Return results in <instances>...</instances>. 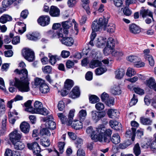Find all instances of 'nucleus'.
<instances>
[{
  "mask_svg": "<svg viewBox=\"0 0 156 156\" xmlns=\"http://www.w3.org/2000/svg\"><path fill=\"white\" fill-rule=\"evenodd\" d=\"M92 73L90 71L88 72L85 76L86 79L87 80H90L92 79Z\"/></svg>",
  "mask_w": 156,
  "mask_h": 156,
  "instance_id": "338daca9",
  "label": "nucleus"
},
{
  "mask_svg": "<svg viewBox=\"0 0 156 156\" xmlns=\"http://www.w3.org/2000/svg\"><path fill=\"white\" fill-rule=\"evenodd\" d=\"M110 126L116 130H119L121 128V124L116 121L110 120L109 122Z\"/></svg>",
  "mask_w": 156,
  "mask_h": 156,
  "instance_id": "f3484780",
  "label": "nucleus"
},
{
  "mask_svg": "<svg viewBox=\"0 0 156 156\" xmlns=\"http://www.w3.org/2000/svg\"><path fill=\"white\" fill-rule=\"evenodd\" d=\"M135 92L140 95H143L144 94V90L139 87H135L133 88Z\"/></svg>",
  "mask_w": 156,
  "mask_h": 156,
  "instance_id": "603ef678",
  "label": "nucleus"
},
{
  "mask_svg": "<svg viewBox=\"0 0 156 156\" xmlns=\"http://www.w3.org/2000/svg\"><path fill=\"white\" fill-rule=\"evenodd\" d=\"M20 2V0H4L2 2V5L4 8H7L12 4L15 6L18 5Z\"/></svg>",
  "mask_w": 156,
  "mask_h": 156,
  "instance_id": "f8f14e48",
  "label": "nucleus"
},
{
  "mask_svg": "<svg viewBox=\"0 0 156 156\" xmlns=\"http://www.w3.org/2000/svg\"><path fill=\"white\" fill-rule=\"evenodd\" d=\"M105 25V30L108 32L112 33L115 31V26L113 23H110L107 26Z\"/></svg>",
  "mask_w": 156,
  "mask_h": 156,
  "instance_id": "c9c22d12",
  "label": "nucleus"
},
{
  "mask_svg": "<svg viewBox=\"0 0 156 156\" xmlns=\"http://www.w3.org/2000/svg\"><path fill=\"white\" fill-rule=\"evenodd\" d=\"M20 128L21 131L25 133H29L30 129V126L27 122H23L20 125Z\"/></svg>",
  "mask_w": 156,
  "mask_h": 156,
  "instance_id": "2eb2a0df",
  "label": "nucleus"
},
{
  "mask_svg": "<svg viewBox=\"0 0 156 156\" xmlns=\"http://www.w3.org/2000/svg\"><path fill=\"white\" fill-rule=\"evenodd\" d=\"M62 43L68 46H70L73 45L74 41L73 39L71 37H63L60 40Z\"/></svg>",
  "mask_w": 156,
  "mask_h": 156,
  "instance_id": "ddd939ff",
  "label": "nucleus"
},
{
  "mask_svg": "<svg viewBox=\"0 0 156 156\" xmlns=\"http://www.w3.org/2000/svg\"><path fill=\"white\" fill-rule=\"evenodd\" d=\"M107 114L110 118L115 119L119 118L120 113L117 109H108Z\"/></svg>",
  "mask_w": 156,
  "mask_h": 156,
  "instance_id": "1a4fd4ad",
  "label": "nucleus"
},
{
  "mask_svg": "<svg viewBox=\"0 0 156 156\" xmlns=\"http://www.w3.org/2000/svg\"><path fill=\"white\" fill-rule=\"evenodd\" d=\"M107 41L106 39L103 37H100L98 38L96 42V46L100 48H103L105 46Z\"/></svg>",
  "mask_w": 156,
  "mask_h": 156,
  "instance_id": "aec40b11",
  "label": "nucleus"
},
{
  "mask_svg": "<svg viewBox=\"0 0 156 156\" xmlns=\"http://www.w3.org/2000/svg\"><path fill=\"white\" fill-rule=\"evenodd\" d=\"M12 144L14 145V148L17 150H22L25 147L24 144L19 141L15 142L14 143H12Z\"/></svg>",
  "mask_w": 156,
  "mask_h": 156,
  "instance_id": "393cba45",
  "label": "nucleus"
},
{
  "mask_svg": "<svg viewBox=\"0 0 156 156\" xmlns=\"http://www.w3.org/2000/svg\"><path fill=\"white\" fill-rule=\"evenodd\" d=\"M123 12L125 15L128 16L130 15L132 13L131 11L129 8L126 7L123 9Z\"/></svg>",
  "mask_w": 156,
  "mask_h": 156,
  "instance_id": "680f3d73",
  "label": "nucleus"
},
{
  "mask_svg": "<svg viewBox=\"0 0 156 156\" xmlns=\"http://www.w3.org/2000/svg\"><path fill=\"white\" fill-rule=\"evenodd\" d=\"M90 102L91 103H95L98 102L99 98L95 95H91L89 98Z\"/></svg>",
  "mask_w": 156,
  "mask_h": 156,
  "instance_id": "c03bdc74",
  "label": "nucleus"
},
{
  "mask_svg": "<svg viewBox=\"0 0 156 156\" xmlns=\"http://www.w3.org/2000/svg\"><path fill=\"white\" fill-rule=\"evenodd\" d=\"M22 54L24 58L29 62H32L34 59V53L31 49L25 48L23 49Z\"/></svg>",
  "mask_w": 156,
  "mask_h": 156,
  "instance_id": "423d86ee",
  "label": "nucleus"
},
{
  "mask_svg": "<svg viewBox=\"0 0 156 156\" xmlns=\"http://www.w3.org/2000/svg\"><path fill=\"white\" fill-rule=\"evenodd\" d=\"M136 73L134 69L131 68H129L126 73V75L128 76L131 77Z\"/></svg>",
  "mask_w": 156,
  "mask_h": 156,
  "instance_id": "09e8293b",
  "label": "nucleus"
},
{
  "mask_svg": "<svg viewBox=\"0 0 156 156\" xmlns=\"http://www.w3.org/2000/svg\"><path fill=\"white\" fill-rule=\"evenodd\" d=\"M102 65V63L98 60H93L91 61L90 64V66L92 68H94L98 66H100Z\"/></svg>",
  "mask_w": 156,
  "mask_h": 156,
  "instance_id": "bb28decb",
  "label": "nucleus"
},
{
  "mask_svg": "<svg viewBox=\"0 0 156 156\" xmlns=\"http://www.w3.org/2000/svg\"><path fill=\"white\" fill-rule=\"evenodd\" d=\"M146 85L149 88L156 91V82L154 78L151 77L147 80Z\"/></svg>",
  "mask_w": 156,
  "mask_h": 156,
  "instance_id": "4468645a",
  "label": "nucleus"
},
{
  "mask_svg": "<svg viewBox=\"0 0 156 156\" xmlns=\"http://www.w3.org/2000/svg\"><path fill=\"white\" fill-rule=\"evenodd\" d=\"M111 93L115 95H119L121 93V91L119 86L114 87L111 90Z\"/></svg>",
  "mask_w": 156,
  "mask_h": 156,
  "instance_id": "4c0bfd02",
  "label": "nucleus"
},
{
  "mask_svg": "<svg viewBox=\"0 0 156 156\" xmlns=\"http://www.w3.org/2000/svg\"><path fill=\"white\" fill-rule=\"evenodd\" d=\"M27 37L29 40L35 41L40 38V35L38 33H32L27 35Z\"/></svg>",
  "mask_w": 156,
  "mask_h": 156,
  "instance_id": "cd10ccee",
  "label": "nucleus"
},
{
  "mask_svg": "<svg viewBox=\"0 0 156 156\" xmlns=\"http://www.w3.org/2000/svg\"><path fill=\"white\" fill-rule=\"evenodd\" d=\"M137 101L138 99L136 98V95L134 94L130 102L129 105L131 106H133L136 104Z\"/></svg>",
  "mask_w": 156,
  "mask_h": 156,
  "instance_id": "4d7b16f0",
  "label": "nucleus"
},
{
  "mask_svg": "<svg viewBox=\"0 0 156 156\" xmlns=\"http://www.w3.org/2000/svg\"><path fill=\"white\" fill-rule=\"evenodd\" d=\"M12 18L9 15L4 14L0 17V23L5 24L8 21L12 20Z\"/></svg>",
  "mask_w": 156,
  "mask_h": 156,
  "instance_id": "412c9836",
  "label": "nucleus"
},
{
  "mask_svg": "<svg viewBox=\"0 0 156 156\" xmlns=\"http://www.w3.org/2000/svg\"><path fill=\"white\" fill-rule=\"evenodd\" d=\"M40 143L41 145L44 147H48L50 144V140L48 138L43 137L41 139Z\"/></svg>",
  "mask_w": 156,
  "mask_h": 156,
  "instance_id": "473e14b6",
  "label": "nucleus"
},
{
  "mask_svg": "<svg viewBox=\"0 0 156 156\" xmlns=\"http://www.w3.org/2000/svg\"><path fill=\"white\" fill-rule=\"evenodd\" d=\"M136 128H132L131 129L128 130L126 132V135L129 137H131V139L133 141H134L135 136Z\"/></svg>",
  "mask_w": 156,
  "mask_h": 156,
  "instance_id": "5701e85b",
  "label": "nucleus"
},
{
  "mask_svg": "<svg viewBox=\"0 0 156 156\" xmlns=\"http://www.w3.org/2000/svg\"><path fill=\"white\" fill-rule=\"evenodd\" d=\"M38 145V144L36 142H34L31 144H28L27 146L28 148L32 151Z\"/></svg>",
  "mask_w": 156,
  "mask_h": 156,
  "instance_id": "864d4df0",
  "label": "nucleus"
},
{
  "mask_svg": "<svg viewBox=\"0 0 156 156\" xmlns=\"http://www.w3.org/2000/svg\"><path fill=\"white\" fill-rule=\"evenodd\" d=\"M75 112V110L74 109L71 110L69 112V114L68 115V120H69V122H67L68 124H71L72 123V122L73 119V117L74 116V113Z\"/></svg>",
  "mask_w": 156,
  "mask_h": 156,
  "instance_id": "e433bc0d",
  "label": "nucleus"
},
{
  "mask_svg": "<svg viewBox=\"0 0 156 156\" xmlns=\"http://www.w3.org/2000/svg\"><path fill=\"white\" fill-rule=\"evenodd\" d=\"M43 72L45 73H49L51 71V68L50 66H47L42 68Z\"/></svg>",
  "mask_w": 156,
  "mask_h": 156,
  "instance_id": "3c124183",
  "label": "nucleus"
},
{
  "mask_svg": "<svg viewBox=\"0 0 156 156\" xmlns=\"http://www.w3.org/2000/svg\"><path fill=\"white\" fill-rule=\"evenodd\" d=\"M48 128H44L42 129L40 132V134L42 136H49L51 134V132Z\"/></svg>",
  "mask_w": 156,
  "mask_h": 156,
  "instance_id": "58836bf2",
  "label": "nucleus"
},
{
  "mask_svg": "<svg viewBox=\"0 0 156 156\" xmlns=\"http://www.w3.org/2000/svg\"><path fill=\"white\" fill-rule=\"evenodd\" d=\"M148 61L149 64L151 66H153L154 64V61L152 56L151 55L148 57L147 59Z\"/></svg>",
  "mask_w": 156,
  "mask_h": 156,
  "instance_id": "052dcab7",
  "label": "nucleus"
},
{
  "mask_svg": "<svg viewBox=\"0 0 156 156\" xmlns=\"http://www.w3.org/2000/svg\"><path fill=\"white\" fill-rule=\"evenodd\" d=\"M141 122L144 125H151L152 122L151 120L149 118L141 117L140 118Z\"/></svg>",
  "mask_w": 156,
  "mask_h": 156,
  "instance_id": "ea45409f",
  "label": "nucleus"
},
{
  "mask_svg": "<svg viewBox=\"0 0 156 156\" xmlns=\"http://www.w3.org/2000/svg\"><path fill=\"white\" fill-rule=\"evenodd\" d=\"M129 29L130 31L134 34L140 33L141 31L140 27L135 24H132L129 25Z\"/></svg>",
  "mask_w": 156,
  "mask_h": 156,
  "instance_id": "a211bd4d",
  "label": "nucleus"
},
{
  "mask_svg": "<svg viewBox=\"0 0 156 156\" xmlns=\"http://www.w3.org/2000/svg\"><path fill=\"white\" fill-rule=\"evenodd\" d=\"M115 45L114 40L112 37L109 38L107 41L106 46L108 48H113Z\"/></svg>",
  "mask_w": 156,
  "mask_h": 156,
  "instance_id": "72a5a7b5",
  "label": "nucleus"
},
{
  "mask_svg": "<svg viewBox=\"0 0 156 156\" xmlns=\"http://www.w3.org/2000/svg\"><path fill=\"white\" fill-rule=\"evenodd\" d=\"M74 143L76 147L77 148L80 147L83 144L82 140L80 138H77L75 139Z\"/></svg>",
  "mask_w": 156,
  "mask_h": 156,
  "instance_id": "a18cd8bd",
  "label": "nucleus"
},
{
  "mask_svg": "<svg viewBox=\"0 0 156 156\" xmlns=\"http://www.w3.org/2000/svg\"><path fill=\"white\" fill-rule=\"evenodd\" d=\"M106 70L107 69L106 68L99 67L95 70V73L96 75H100L105 72Z\"/></svg>",
  "mask_w": 156,
  "mask_h": 156,
  "instance_id": "a19ab883",
  "label": "nucleus"
},
{
  "mask_svg": "<svg viewBox=\"0 0 156 156\" xmlns=\"http://www.w3.org/2000/svg\"><path fill=\"white\" fill-rule=\"evenodd\" d=\"M52 119L53 118L51 116H49L48 119L45 123V126L47 128L51 129H54L56 128V124L55 122L52 120Z\"/></svg>",
  "mask_w": 156,
  "mask_h": 156,
  "instance_id": "9d476101",
  "label": "nucleus"
},
{
  "mask_svg": "<svg viewBox=\"0 0 156 156\" xmlns=\"http://www.w3.org/2000/svg\"><path fill=\"white\" fill-rule=\"evenodd\" d=\"M40 90L42 93L45 94L49 91V88L48 86L44 83L40 87Z\"/></svg>",
  "mask_w": 156,
  "mask_h": 156,
  "instance_id": "2f4dec72",
  "label": "nucleus"
},
{
  "mask_svg": "<svg viewBox=\"0 0 156 156\" xmlns=\"http://www.w3.org/2000/svg\"><path fill=\"white\" fill-rule=\"evenodd\" d=\"M65 108L64 103L62 101H60L59 102L58 105V109L60 111L63 110Z\"/></svg>",
  "mask_w": 156,
  "mask_h": 156,
  "instance_id": "bf43d9fd",
  "label": "nucleus"
},
{
  "mask_svg": "<svg viewBox=\"0 0 156 156\" xmlns=\"http://www.w3.org/2000/svg\"><path fill=\"white\" fill-rule=\"evenodd\" d=\"M49 13L51 16L54 17H58L60 15V10L57 7L52 5L50 7Z\"/></svg>",
  "mask_w": 156,
  "mask_h": 156,
  "instance_id": "9b49d317",
  "label": "nucleus"
},
{
  "mask_svg": "<svg viewBox=\"0 0 156 156\" xmlns=\"http://www.w3.org/2000/svg\"><path fill=\"white\" fill-rule=\"evenodd\" d=\"M59 57L55 55L49 59V62L52 65H53L55 63L56 60H59Z\"/></svg>",
  "mask_w": 156,
  "mask_h": 156,
  "instance_id": "8fccbe9b",
  "label": "nucleus"
},
{
  "mask_svg": "<svg viewBox=\"0 0 156 156\" xmlns=\"http://www.w3.org/2000/svg\"><path fill=\"white\" fill-rule=\"evenodd\" d=\"M45 83L44 80L41 79L36 77L34 79V85L37 86H39L40 87Z\"/></svg>",
  "mask_w": 156,
  "mask_h": 156,
  "instance_id": "79ce46f5",
  "label": "nucleus"
},
{
  "mask_svg": "<svg viewBox=\"0 0 156 156\" xmlns=\"http://www.w3.org/2000/svg\"><path fill=\"white\" fill-rule=\"evenodd\" d=\"M58 115L60 119L62 124H66L67 125H70V124H68L67 122H69L68 119H67L66 116L63 113H58Z\"/></svg>",
  "mask_w": 156,
  "mask_h": 156,
  "instance_id": "c756f323",
  "label": "nucleus"
},
{
  "mask_svg": "<svg viewBox=\"0 0 156 156\" xmlns=\"http://www.w3.org/2000/svg\"><path fill=\"white\" fill-rule=\"evenodd\" d=\"M140 14L142 16L143 18L146 17L147 16H149L153 19V13L150 10L148 9H143L140 11Z\"/></svg>",
  "mask_w": 156,
  "mask_h": 156,
  "instance_id": "4be33fe9",
  "label": "nucleus"
},
{
  "mask_svg": "<svg viewBox=\"0 0 156 156\" xmlns=\"http://www.w3.org/2000/svg\"><path fill=\"white\" fill-rule=\"evenodd\" d=\"M108 20L104 18H101L98 20H94L92 23L91 28L92 30L94 31H100L102 28L105 30V25L107 24Z\"/></svg>",
  "mask_w": 156,
  "mask_h": 156,
  "instance_id": "7ed1b4c3",
  "label": "nucleus"
},
{
  "mask_svg": "<svg viewBox=\"0 0 156 156\" xmlns=\"http://www.w3.org/2000/svg\"><path fill=\"white\" fill-rule=\"evenodd\" d=\"M10 139L12 143L19 141L21 139L22 135L21 133L16 130L11 132L9 135Z\"/></svg>",
  "mask_w": 156,
  "mask_h": 156,
  "instance_id": "0eeeda50",
  "label": "nucleus"
},
{
  "mask_svg": "<svg viewBox=\"0 0 156 156\" xmlns=\"http://www.w3.org/2000/svg\"><path fill=\"white\" fill-rule=\"evenodd\" d=\"M87 115V111L85 110H80L78 114L79 118L81 121H83L85 119Z\"/></svg>",
  "mask_w": 156,
  "mask_h": 156,
  "instance_id": "7c9ffc66",
  "label": "nucleus"
},
{
  "mask_svg": "<svg viewBox=\"0 0 156 156\" xmlns=\"http://www.w3.org/2000/svg\"><path fill=\"white\" fill-rule=\"evenodd\" d=\"M20 37L18 36H16L13 37L12 40V43L13 44L16 45L20 42Z\"/></svg>",
  "mask_w": 156,
  "mask_h": 156,
  "instance_id": "e2e57ef3",
  "label": "nucleus"
},
{
  "mask_svg": "<svg viewBox=\"0 0 156 156\" xmlns=\"http://www.w3.org/2000/svg\"><path fill=\"white\" fill-rule=\"evenodd\" d=\"M138 58L139 57H138L133 55L129 56L127 58L128 61L134 63L138 60Z\"/></svg>",
  "mask_w": 156,
  "mask_h": 156,
  "instance_id": "49530a36",
  "label": "nucleus"
},
{
  "mask_svg": "<svg viewBox=\"0 0 156 156\" xmlns=\"http://www.w3.org/2000/svg\"><path fill=\"white\" fill-rule=\"evenodd\" d=\"M70 125H71L72 127L76 130L80 129L83 127L82 123L80 121L77 120H74Z\"/></svg>",
  "mask_w": 156,
  "mask_h": 156,
  "instance_id": "6ab92c4d",
  "label": "nucleus"
},
{
  "mask_svg": "<svg viewBox=\"0 0 156 156\" xmlns=\"http://www.w3.org/2000/svg\"><path fill=\"white\" fill-rule=\"evenodd\" d=\"M62 24L63 29H61L57 34L58 38L63 37L64 35H67L69 32L68 29L72 26L71 22L69 21L63 22Z\"/></svg>",
  "mask_w": 156,
  "mask_h": 156,
  "instance_id": "20e7f679",
  "label": "nucleus"
},
{
  "mask_svg": "<svg viewBox=\"0 0 156 156\" xmlns=\"http://www.w3.org/2000/svg\"><path fill=\"white\" fill-rule=\"evenodd\" d=\"M80 94L79 88L75 87L72 90L69 94V97L72 98H75L79 97Z\"/></svg>",
  "mask_w": 156,
  "mask_h": 156,
  "instance_id": "dca6fc26",
  "label": "nucleus"
},
{
  "mask_svg": "<svg viewBox=\"0 0 156 156\" xmlns=\"http://www.w3.org/2000/svg\"><path fill=\"white\" fill-rule=\"evenodd\" d=\"M92 118L93 119L97 122L99 120L98 113L96 111H93L91 112Z\"/></svg>",
  "mask_w": 156,
  "mask_h": 156,
  "instance_id": "37998d69",
  "label": "nucleus"
},
{
  "mask_svg": "<svg viewBox=\"0 0 156 156\" xmlns=\"http://www.w3.org/2000/svg\"><path fill=\"white\" fill-rule=\"evenodd\" d=\"M70 53L69 51L64 50L62 51L61 56L63 58H66L70 55Z\"/></svg>",
  "mask_w": 156,
  "mask_h": 156,
  "instance_id": "69168bd1",
  "label": "nucleus"
},
{
  "mask_svg": "<svg viewBox=\"0 0 156 156\" xmlns=\"http://www.w3.org/2000/svg\"><path fill=\"white\" fill-rule=\"evenodd\" d=\"M76 0H68L67 2V5L69 7H73L76 4Z\"/></svg>",
  "mask_w": 156,
  "mask_h": 156,
  "instance_id": "13d9d810",
  "label": "nucleus"
},
{
  "mask_svg": "<svg viewBox=\"0 0 156 156\" xmlns=\"http://www.w3.org/2000/svg\"><path fill=\"white\" fill-rule=\"evenodd\" d=\"M77 156H85V151L82 149H79L77 151Z\"/></svg>",
  "mask_w": 156,
  "mask_h": 156,
  "instance_id": "774afa93",
  "label": "nucleus"
},
{
  "mask_svg": "<svg viewBox=\"0 0 156 156\" xmlns=\"http://www.w3.org/2000/svg\"><path fill=\"white\" fill-rule=\"evenodd\" d=\"M34 107L36 114H40L44 115L48 114V111L46 108L43 107L42 103L39 101H36L35 102Z\"/></svg>",
  "mask_w": 156,
  "mask_h": 156,
  "instance_id": "39448f33",
  "label": "nucleus"
},
{
  "mask_svg": "<svg viewBox=\"0 0 156 156\" xmlns=\"http://www.w3.org/2000/svg\"><path fill=\"white\" fill-rule=\"evenodd\" d=\"M125 73V71L123 69H120L117 70L115 72V77L118 79L123 77Z\"/></svg>",
  "mask_w": 156,
  "mask_h": 156,
  "instance_id": "c85d7f7f",
  "label": "nucleus"
},
{
  "mask_svg": "<svg viewBox=\"0 0 156 156\" xmlns=\"http://www.w3.org/2000/svg\"><path fill=\"white\" fill-rule=\"evenodd\" d=\"M73 82L72 80L70 79H67L65 82L64 89L69 90L73 87Z\"/></svg>",
  "mask_w": 156,
  "mask_h": 156,
  "instance_id": "a878e982",
  "label": "nucleus"
},
{
  "mask_svg": "<svg viewBox=\"0 0 156 156\" xmlns=\"http://www.w3.org/2000/svg\"><path fill=\"white\" fill-rule=\"evenodd\" d=\"M86 133L95 142L99 141L102 143L108 144L110 141L112 131L111 129H107L104 127H99L94 129L90 126L87 128Z\"/></svg>",
  "mask_w": 156,
  "mask_h": 156,
  "instance_id": "f257e3e1",
  "label": "nucleus"
},
{
  "mask_svg": "<svg viewBox=\"0 0 156 156\" xmlns=\"http://www.w3.org/2000/svg\"><path fill=\"white\" fill-rule=\"evenodd\" d=\"M112 142L115 144H119L120 141V137L118 133L114 134L111 137V140Z\"/></svg>",
  "mask_w": 156,
  "mask_h": 156,
  "instance_id": "b1692460",
  "label": "nucleus"
},
{
  "mask_svg": "<svg viewBox=\"0 0 156 156\" xmlns=\"http://www.w3.org/2000/svg\"><path fill=\"white\" fill-rule=\"evenodd\" d=\"M133 152L135 155L138 156L141 153V150L140 145L138 143L136 144L133 148Z\"/></svg>",
  "mask_w": 156,
  "mask_h": 156,
  "instance_id": "f704fd0d",
  "label": "nucleus"
},
{
  "mask_svg": "<svg viewBox=\"0 0 156 156\" xmlns=\"http://www.w3.org/2000/svg\"><path fill=\"white\" fill-rule=\"evenodd\" d=\"M65 145V144L64 142H59L58 144V147L60 153L62 154L63 152L64 148Z\"/></svg>",
  "mask_w": 156,
  "mask_h": 156,
  "instance_id": "6e6d98bb",
  "label": "nucleus"
},
{
  "mask_svg": "<svg viewBox=\"0 0 156 156\" xmlns=\"http://www.w3.org/2000/svg\"><path fill=\"white\" fill-rule=\"evenodd\" d=\"M96 108L98 110L101 111L104 109V105L101 102H98L95 105Z\"/></svg>",
  "mask_w": 156,
  "mask_h": 156,
  "instance_id": "5fc2aeb1",
  "label": "nucleus"
},
{
  "mask_svg": "<svg viewBox=\"0 0 156 156\" xmlns=\"http://www.w3.org/2000/svg\"><path fill=\"white\" fill-rule=\"evenodd\" d=\"M144 66V63L141 61L139 58H138V60H137V61L134 64V66L137 68L143 67Z\"/></svg>",
  "mask_w": 156,
  "mask_h": 156,
  "instance_id": "de8ad7c7",
  "label": "nucleus"
},
{
  "mask_svg": "<svg viewBox=\"0 0 156 156\" xmlns=\"http://www.w3.org/2000/svg\"><path fill=\"white\" fill-rule=\"evenodd\" d=\"M50 17L48 15L42 16L38 19L37 22L38 23L42 26H45L49 24Z\"/></svg>",
  "mask_w": 156,
  "mask_h": 156,
  "instance_id": "6e6552de",
  "label": "nucleus"
},
{
  "mask_svg": "<svg viewBox=\"0 0 156 156\" xmlns=\"http://www.w3.org/2000/svg\"><path fill=\"white\" fill-rule=\"evenodd\" d=\"M14 72L20 75V80L15 78L14 81L10 80V85L15 86L18 88L19 90L22 92L29 91L30 89L29 87V79L28 78V72L25 69H23L20 70L16 69Z\"/></svg>",
  "mask_w": 156,
  "mask_h": 156,
  "instance_id": "f03ea898",
  "label": "nucleus"
},
{
  "mask_svg": "<svg viewBox=\"0 0 156 156\" xmlns=\"http://www.w3.org/2000/svg\"><path fill=\"white\" fill-rule=\"evenodd\" d=\"M144 58L145 59H147V58L151 55L149 54L150 53V50L149 49H145L143 51Z\"/></svg>",
  "mask_w": 156,
  "mask_h": 156,
  "instance_id": "0e129e2a",
  "label": "nucleus"
}]
</instances>
